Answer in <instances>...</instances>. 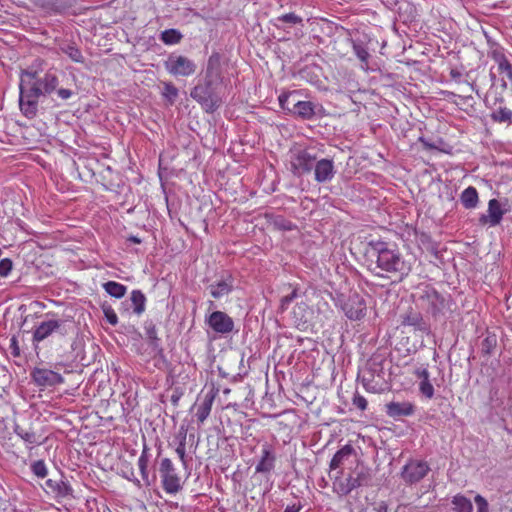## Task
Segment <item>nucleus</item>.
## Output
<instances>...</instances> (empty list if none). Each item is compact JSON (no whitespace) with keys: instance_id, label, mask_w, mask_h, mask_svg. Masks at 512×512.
I'll return each instance as SVG.
<instances>
[{"instance_id":"nucleus-1","label":"nucleus","mask_w":512,"mask_h":512,"mask_svg":"<svg viewBox=\"0 0 512 512\" xmlns=\"http://www.w3.org/2000/svg\"><path fill=\"white\" fill-rule=\"evenodd\" d=\"M365 256L370 270L377 275L389 273L402 279L411 271L410 263L404 260L398 249L384 241H369Z\"/></svg>"},{"instance_id":"nucleus-2","label":"nucleus","mask_w":512,"mask_h":512,"mask_svg":"<svg viewBox=\"0 0 512 512\" xmlns=\"http://www.w3.org/2000/svg\"><path fill=\"white\" fill-rule=\"evenodd\" d=\"M218 66V55L210 56L207 64L205 82L196 85L190 93V96L201 104L207 112H213L222 103V98L218 91L221 82Z\"/></svg>"},{"instance_id":"nucleus-3","label":"nucleus","mask_w":512,"mask_h":512,"mask_svg":"<svg viewBox=\"0 0 512 512\" xmlns=\"http://www.w3.org/2000/svg\"><path fill=\"white\" fill-rule=\"evenodd\" d=\"M19 106L25 117L32 119L38 111V99L42 95V89L38 85L37 72L25 70L20 77Z\"/></svg>"},{"instance_id":"nucleus-4","label":"nucleus","mask_w":512,"mask_h":512,"mask_svg":"<svg viewBox=\"0 0 512 512\" xmlns=\"http://www.w3.org/2000/svg\"><path fill=\"white\" fill-rule=\"evenodd\" d=\"M296 97V91L281 94L279 96L281 108L302 119H311L315 115L317 106L311 101H301Z\"/></svg>"},{"instance_id":"nucleus-5","label":"nucleus","mask_w":512,"mask_h":512,"mask_svg":"<svg viewBox=\"0 0 512 512\" xmlns=\"http://www.w3.org/2000/svg\"><path fill=\"white\" fill-rule=\"evenodd\" d=\"M370 480V473L367 468L357 464L353 471L346 477L336 476L333 482L334 488L341 495H347L352 490L366 485Z\"/></svg>"},{"instance_id":"nucleus-6","label":"nucleus","mask_w":512,"mask_h":512,"mask_svg":"<svg viewBox=\"0 0 512 512\" xmlns=\"http://www.w3.org/2000/svg\"><path fill=\"white\" fill-rule=\"evenodd\" d=\"M335 304L350 320H360L366 315V302L357 293L348 296L341 294L336 298Z\"/></svg>"},{"instance_id":"nucleus-7","label":"nucleus","mask_w":512,"mask_h":512,"mask_svg":"<svg viewBox=\"0 0 512 512\" xmlns=\"http://www.w3.org/2000/svg\"><path fill=\"white\" fill-rule=\"evenodd\" d=\"M166 71L175 77H189L196 72L197 65L190 58L172 53L164 62Z\"/></svg>"},{"instance_id":"nucleus-8","label":"nucleus","mask_w":512,"mask_h":512,"mask_svg":"<svg viewBox=\"0 0 512 512\" xmlns=\"http://www.w3.org/2000/svg\"><path fill=\"white\" fill-rule=\"evenodd\" d=\"M159 472L162 487L167 494H176L182 489L181 478L169 458H163L160 462Z\"/></svg>"},{"instance_id":"nucleus-9","label":"nucleus","mask_w":512,"mask_h":512,"mask_svg":"<svg viewBox=\"0 0 512 512\" xmlns=\"http://www.w3.org/2000/svg\"><path fill=\"white\" fill-rule=\"evenodd\" d=\"M67 321L60 319H49L41 322L34 330L33 333V341L34 342H42L53 333H58L61 336H65L68 334Z\"/></svg>"},{"instance_id":"nucleus-10","label":"nucleus","mask_w":512,"mask_h":512,"mask_svg":"<svg viewBox=\"0 0 512 512\" xmlns=\"http://www.w3.org/2000/svg\"><path fill=\"white\" fill-rule=\"evenodd\" d=\"M354 456V449L350 445L343 446L334 454L329 464L330 472L335 473L334 478L343 474V469L352 462Z\"/></svg>"},{"instance_id":"nucleus-11","label":"nucleus","mask_w":512,"mask_h":512,"mask_svg":"<svg viewBox=\"0 0 512 512\" xmlns=\"http://www.w3.org/2000/svg\"><path fill=\"white\" fill-rule=\"evenodd\" d=\"M206 322L212 330L220 334H228L234 329L232 318L222 311L212 312Z\"/></svg>"},{"instance_id":"nucleus-12","label":"nucleus","mask_w":512,"mask_h":512,"mask_svg":"<svg viewBox=\"0 0 512 512\" xmlns=\"http://www.w3.org/2000/svg\"><path fill=\"white\" fill-rule=\"evenodd\" d=\"M421 300L427 311L433 316L443 314L447 307L446 299L433 289L427 290Z\"/></svg>"},{"instance_id":"nucleus-13","label":"nucleus","mask_w":512,"mask_h":512,"mask_svg":"<svg viewBox=\"0 0 512 512\" xmlns=\"http://www.w3.org/2000/svg\"><path fill=\"white\" fill-rule=\"evenodd\" d=\"M429 471V466L424 461H410L402 470V477L405 482L413 484L423 479Z\"/></svg>"},{"instance_id":"nucleus-14","label":"nucleus","mask_w":512,"mask_h":512,"mask_svg":"<svg viewBox=\"0 0 512 512\" xmlns=\"http://www.w3.org/2000/svg\"><path fill=\"white\" fill-rule=\"evenodd\" d=\"M31 377L41 387L56 386L64 382V378L59 373L46 368L33 369Z\"/></svg>"},{"instance_id":"nucleus-15","label":"nucleus","mask_w":512,"mask_h":512,"mask_svg":"<svg viewBox=\"0 0 512 512\" xmlns=\"http://www.w3.org/2000/svg\"><path fill=\"white\" fill-rule=\"evenodd\" d=\"M293 324L301 331H306L313 319V310L304 302L294 306L291 313Z\"/></svg>"},{"instance_id":"nucleus-16","label":"nucleus","mask_w":512,"mask_h":512,"mask_svg":"<svg viewBox=\"0 0 512 512\" xmlns=\"http://www.w3.org/2000/svg\"><path fill=\"white\" fill-rule=\"evenodd\" d=\"M314 176L318 183L331 181L336 173L334 162L331 159H320L314 164Z\"/></svg>"},{"instance_id":"nucleus-17","label":"nucleus","mask_w":512,"mask_h":512,"mask_svg":"<svg viewBox=\"0 0 512 512\" xmlns=\"http://www.w3.org/2000/svg\"><path fill=\"white\" fill-rule=\"evenodd\" d=\"M315 164V157L307 151H299L291 160L293 173L300 175L310 172Z\"/></svg>"},{"instance_id":"nucleus-18","label":"nucleus","mask_w":512,"mask_h":512,"mask_svg":"<svg viewBox=\"0 0 512 512\" xmlns=\"http://www.w3.org/2000/svg\"><path fill=\"white\" fill-rule=\"evenodd\" d=\"M488 214L480 217L482 224H489L490 226L498 225L504 215V211L501 208V204L497 199H491L488 202Z\"/></svg>"},{"instance_id":"nucleus-19","label":"nucleus","mask_w":512,"mask_h":512,"mask_svg":"<svg viewBox=\"0 0 512 512\" xmlns=\"http://www.w3.org/2000/svg\"><path fill=\"white\" fill-rule=\"evenodd\" d=\"M386 413L389 417L400 418L414 413V405L408 401L390 402L386 404Z\"/></svg>"},{"instance_id":"nucleus-20","label":"nucleus","mask_w":512,"mask_h":512,"mask_svg":"<svg viewBox=\"0 0 512 512\" xmlns=\"http://www.w3.org/2000/svg\"><path fill=\"white\" fill-rule=\"evenodd\" d=\"M211 296L215 299L222 298L228 295L233 289V280L228 277L219 280L208 287Z\"/></svg>"},{"instance_id":"nucleus-21","label":"nucleus","mask_w":512,"mask_h":512,"mask_svg":"<svg viewBox=\"0 0 512 512\" xmlns=\"http://www.w3.org/2000/svg\"><path fill=\"white\" fill-rule=\"evenodd\" d=\"M415 374L420 379L419 389L421 393L431 399L434 396V387L430 382V374L427 368L420 367L416 370Z\"/></svg>"},{"instance_id":"nucleus-22","label":"nucleus","mask_w":512,"mask_h":512,"mask_svg":"<svg viewBox=\"0 0 512 512\" xmlns=\"http://www.w3.org/2000/svg\"><path fill=\"white\" fill-rule=\"evenodd\" d=\"M214 398L215 397L213 394L208 393L203 397V399L199 403L197 407L196 417L200 423H204V421L210 415Z\"/></svg>"},{"instance_id":"nucleus-23","label":"nucleus","mask_w":512,"mask_h":512,"mask_svg":"<svg viewBox=\"0 0 512 512\" xmlns=\"http://www.w3.org/2000/svg\"><path fill=\"white\" fill-rule=\"evenodd\" d=\"M460 201L466 209H474L479 202L478 192L475 187L469 186L460 195Z\"/></svg>"},{"instance_id":"nucleus-24","label":"nucleus","mask_w":512,"mask_h":512,"mask_svg":"<svg viewBox=\"0 0 512 512\" xmlns=\"http://www.w3.org/2000/svg\"><path fill=\"white\" fill-rule=\"evenodd\" d=\"M38 85L42 89V95L43 94H50L53 91L56 90V87L58 86V77L51 72H47L43 78L38 79Z\"/></svg>"},{"instance_id":"nucleus-25","label":"nucleus","mask_w":512,"mask_h":512,"mask_svg":"<svg viewBox=\"0 0 512 512\" xmlns=\"http://www.w3.org/2000/svg\"><path fill=\"white\" fill-rule=\"evenodd\" d=\"M60 51L66 54L73 62L84 63V56L78 47L72 43H63L59 47Z\"/></svg>"},{"instance_id":"nucleus-26","label":"nucleus","mask_w":512,"mask_h":512,"mask_svg":"<svg viewBox=\"0 0 512 512\" xmlns=\"http://www.w3.org/2000/svg\"><path fill=\"white\" fill-rule=\"evenodd\" d=\"M14 433L20 437L25 443L34 445V444H40V441L36 435V433L33 430H25L22 426L19 424L14 425Z\"/></svg>"},{"instance_id":"nucleus-27","label":"nucleus","mask_w":512,"mask_h":512,"mask_svg":"<svg viewBox=\"0 0 512 512\" xmlns=\"http://www.w3.org/2000/svg\"><path fill=\"white\" fill-rule=\"evenodd\" d=\"M103 288L110 296L122 298L127 291V287L116 281H108L103 284Z\"/></svg>"},{"instance_id":"nucleus-28","label":"nucleus","mask_w":512,"mask_h":512,"mask_svg":"<svg viewBox=\"0 0 512 512\" xmlns=\"http://www.w3.org/2000/svg\"><path fill=\"white\" fill-rule=\"evenodd\" d=\"M274 466V456L268 449H264L262 457L256 466L257 472H269Z\"/></svg>"},{"instance_id":"nucleus-29","label":"nucleus","mask_w":512,"mask_h":512,"mask_svg":"<svg viewBox=\"0 0 512 512\" xmlns=\"http://www.w3.org/2000/svg\"><path fill=\"white\" fill-rule=\"evenodd\" d=\"M131 302L136 314H141L145 310L146 297L140 290H133L131 293Z\"/></svg>"},{"instance_id":"nucleus-30","label":"nucleus","mask_w":512,"mask_h":512,"mask_svg":"<svg viewBox=\"0 0 512 512\" xmlns=\"http://www.w3.org/2000/svg\"><path fill=\"white\" fill-rule=\"evenodd\" d=\"M452 504L454 512H472L473 510L471 501L462 495L454 496Z\"/></svg>"},{"instance_id":"nucleus-31","label":"nucleus","mask_w":512,"mask_h":512,"mask_svg":"<svg viewBox=\"0 0 512 512\" xmlns=\"http://www.w3.org/2000/svg\"><path fill=\"white\" fill-rule=\"evenodd\" d=\"M182 38L181 33L176 29H167L161 33L160 39L167 45H173L180 42Z\"/></svg>"},{"instance_id":"nucleus-32","label":"nucleus","mask_w":512,"mask_h":512,"mask_svg":"<svg viewBox=\"0 0 512 512\" xmlns=\"http://www.w3.org/2000/svg\"><path fill=\"white\" fill-rule=\"evenodd\" d=\"M492 118L498 122H507L512 118V111L506 107H500L493 112Z\"/></svg>"},{"instance_id":"nucleus-33","label":"nucleus","mask_w":512,"mask_h":512,"mask_svg":"<svg viewBox=\"0 0 512 512\" xmlns=\"http://www.w3.org/2000/svg\"><path fill=\"white\" fill-rule=\"evenodd\" d=\"M162 94L172 104L178 96V89L170 82L164 83Z\"/></svg>"},{"instance_id":"nucleus-34","label":"nucleus","mask_w":512,"mask_h":512,"mask_svg":"<svg viewBox=\"0 0 512 512\" xmlns=\"http://www.w3.org/2000/svg\"><path fill=\"white\" fill-rule=\"evenodd\" d=\"M496 337L493 336H487L481 343V351L485 355H490L494 348L496 347Z\"/></svg>"},{"instance_id":"nucleus-35","label":"nucleus","mask_w":512,"mask_h":512,"mask_svg":"<svg viewBox=\"0 0 512 512\" xmlns=\"http://www.w3.org/2000/svg\"><path fill=\"white\" fill-rule=\"evenodd\" d=\"M31 470L38 478H45L48 474L46 464L43 460L35 461L31 465Z\"/></svg>"},{"instance_id":"nucleus-36","label":"nucleus","mask_w":512,"mask_h":512,"mask_svg":"<svg viewBox=\"0 0 512 512\" xmlns=\"http://www.w3.org/2000/svg\"><path fill=\"white\" fill-rule=\"evenodd\" d=\"M421 316L419 313L410 312L403 316L402 324L407 326H419L421 323Z\"/></svg>"},{"instance_id":"nucleus-37","label":"nucleus","mask_w":512,"mask_h":512,"mask_svg":"<svg viewBox=\"0 0 512 512\" xmlns=\"http://www.w3.org/2000/svg\"><path fill=\"white\" fill-rule=\"evenodd\" d=\"M74 0H53V13H61L72 7Z\"/></svg>"},{"instance_id":"nucleus-38","label":"nucleus","mask_w":512,"mask_h":512,"mask_svg":"<svg viewBox=\"0 0 512 512\" xmlns=\"http://www.w3.org/2000/svg\"><path fill=\"white\" fill-rule=\"evenodd\" d=\"M353 50H354L355 55L358 57V59L362 63L367 64L368 59L370 57V54L367 51V49L360 44H354Z\"/></svg>"},{"instance_id":"nucleus-39","label":"nucleus","mask_w":512,"mask_h":512,"mask_svg":"<svg viewBox=\"0 0 512 512\" xmlns=\"http://www.w3.org/2000/svg\"><path fill=\"white\" fill-rule=\"evenodd\" d=\"M276 20L278 22H284V23H288V24H292V25L302 23V18L294 13H287V14L281 15Z\"/></svg>"},{"instance_id":"nucleus-40","label":"nucleus","mask_w":512,"mask_h":512,"mask_svg":"<svg viewBox=\"0 0 512 512\" xmlns=\"http://www.w3.org/2000/svg\"><path fill=\"white\" fill-rule=\"evenodd\" d=\"M150 451L147 445H144L141 455L138 458V467L139 468H148L149 461H150Z\"/></svg>"},{"instance_id":"nucleus-41","label":"nucleus","mask_w":512,"mask_h":512,"mask_svg":"<svg viewBox=\"0 0 512 512\" xmlns=\"http://www.w3.org/2000/svg\"><path fill=\"white\" fill-rule=\"evenodd\" d=\"M185 441H186V434L184 433L182 440L180 441V443L178 444V446L175 449L178 457L180 458V460L184 466H186V444H185Z\"/></svg>"},{"instance_id":"nucleus-42","label":"nucleus","mask_w":512,"mask_h":512,"mask_svg":"<svg viewBox=\"0 0 512 512\" xmlns=\"http://www.w3.org/2000/svg\"><path fill=\"white\" fill-rule=\"evenodd\" d=\"M13 268V263L11 259L4 258L0 261V276L6 277L9 275Z\"/></svg>"},{"instance_id":"nucleus-43","label":"nucleus","mask_w":512,"mask_h":512,"mask_svg":"<svg viewBox=\"0 0 512 512\" xmlns=\"http://www.w3.org/2000/svg\"><path fill=\"white\" fill-rule=\"evenodd\" d=\"M498 72L504 75L508 80H512V65L508 60L498 65Z\"/></svg>"},{"instance_id":"nucleus-44","label":"nucleus","mask_w":512,"mask_h":512,"mask_svg":"<svg viewBox=\"0 0 512 512\" xmlns=\"http://www.w3.org/2000/svg\"><path fill=\"white\" fill-rule=\"evenodd\" d=\"M274 225L281 230H292L294 225L285 218L278 216L274 220Z\"/></svg>"},{"instance_id":"nucleus-45","label":"nucleus","mask_w":512,"mask_h":512,"mask_svg":"<svg viewBox=\"0 0 512 512\" xmlns=\"http://www.w3.org/2000/svg\"><path fill=\"white\" fill-rule=\"evenodd\" d=\"M34 3L48 13L53 12V0H34Z\"/></svg>"},{"instance_id":"nucleus-46","label":"nucleus","mask_w":512,"mask_h":512,"mask_svg":"<svg viewBox=\"0 0 512 512\" xmlns=\"http://www.w3.org/2000/svg\"><path fill=\"white\" fill-rule=\"evenodd\" d=\"M353 404L360 410H365L367 408V400L364 396L360 394H356L353 398Z\"/></svg>"},{"instance_id":"nucleus-47","label":"nucleus","mask_w":512,"mask_h":512,"mask_svg":"<svg viewBox=\"0 0 512 512\" xmlns=\"http://www.w3.org/2000/svg\"><path fill=\"white\" fill-rule=\"evenodd\" d=\"M475 502L477 504V512H489L488 502L482 496L477 495Z\"/></svg>"},{"instance_id":"nucleus-48","label":"nucleus","mask_w":512,"mask_h":512,"mask_svg":"<svg viewBox=\"0 0 512 512\" xmlns=\"http://www.w3.org/2000/svg\"><path fill=\"white\" fill-rule=\"evenodd\" d=\"M104 314H105V317L107 319V321L111 324V325H116L118 323V317L116 315V313L114 312V310L112 308H105L104 309Z\"/></svg>"},{"instance_id":"nucleus-49","label":"nucleus","mask_w":512,"mask_h":512,"mask_svg":"<svg viewBox=\"0 0 512 512\" xmlns=\"http://www.w3.org/2000/svg\"><path fill=\"white\" fill-rule=\"evenodd\" d=\"M491 56L492 59L497 63V65H499L500 63H504L505 61L508 60L504 55L503 51L498 49L493 50Z\"/></svg>"},{"instance_id":"nucleus-50","label":"nucleus","mask_w":512,"mask_h":512,"mask_svg":"<svg viewBox=\"0 0 512 512\" xmlns=\"http://www.w3.org/2000/svg\"><path fill=\"white\" fill-rule=\"evenodd\" d=\"M10 350H11V354L14 356V357H19L20 356V348H19V345H18V340L15 336H13L11 339H10V346H9Z\"/></svg>"},{"instance_id":"nucleus-51","label":"nucleus","mask_w":512,"mask_h":512,"mask_svg":"<svg viewBox=\"0 0 512 512\" xmlns=\"http://www.w3.org/2000/svg\"><path fill=\"white\" fill-rule=\"evenodd\" d=\"M57 94L61 99L67 100L73 95V92L70 89L60 88L57 90Z\"/></svg>"},{"instance_id":"nucleus-52","label":"nucleus","mask_w":512,"mask_h":512,"mask_svg":"<svg viewBox=\"0 0 512 512\" xmlns=\"http://www.w3.org/2000/svg\"><path fill=\"white\" fill-rule=\"evenodd\" d=\"M71 491V487L65 482H61V484L58 485V492L61 495H68Z\"/></svg>"},{"instance_id":"nucleus-53","label":"nucleus","mask_w":512,"mask_h":512,"mask_svg":"<svg viewBox=\"0 0 512 512\" xmlns=\"http://www.w3.org/2000/svg\"><path fill=\"white\" fill-rule=\"evenodd\" d=\"M296 296V291L294 290L290 295L288 296H285L281 302H282V307H284V305L288 304L289 302H291Z\"/></svg>"},{"instance_id":"nucleus-54","label":"nucleus","mask_w":512,"mask_h":512,"mask_svg":"<svg viewBox=\"0 0 512 512\" xmlns=\"http://www.w3.org/2000/svg\"><path fill=\"white\" fill-rule=\"evenodd\" d=\"M363 384L367 391L374 393L378 392V389L374 385H371L370 382L366 380V378H363Z\"/></svg>"},{"instance_id":"nucleus-55","label":"nucleus","mask_w":512,"mask_h":512,"mask_svg":"<svg viewBox=\"0 0 512 512\" xmlns=\"http://www.w3.org/2000/svg\"><path fill=\"white\" fill-rule=\"evenodd\" d=\"M140 470V473H141V477L143 479V481L146 483V484H150L149 482V476H148V468H139Z\"/></svg>"},{"instance_id":"nucleus-56","label":"nucleus","mask_w":512,"mask_h":512,"mask_svg":"<svg viewBox=\"0 0 512 512\" xmlns=\"http://www.w3.org/2000/svg\"><path fill=\"white\" fill-rule=\"evenodd\" d=\"M301 509V506L291 505L287 506L284 512H299Z\"/></svg>"},{"instance_id":"nucleus-57","label":"nucleus","mask_w":512,"mask_h":512,"mask_svg":"<svg viewBox=\"0 0 512 512\" xmlns=\"http://www.w3.org/2000/svg\"><path fill=\"white\" fill-rule=\"evenodd\" d=\"M130 241L137 243V244H139L141 242L140 239L135 236L130 237Z\"/></svg>"},{"instance_id":"nucleus-58","label":"nucleus","mask_w":512,"mask_h":512,"mask_svg":"<svg viewBox=\"0 0 512 512\" xmlns=\"http://www.w3.org/2000/svg\"><path fill=\"white\" fill-rule=\"evenodd\" d=\"M51 484H52V480H50V479H49V480L47 481V485L51 486Z\"/></svg>"}]
</instances>
